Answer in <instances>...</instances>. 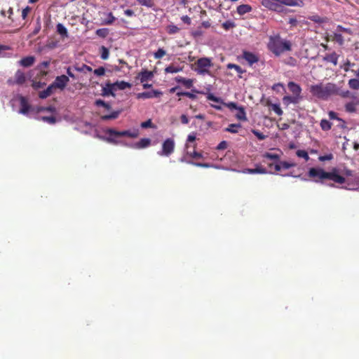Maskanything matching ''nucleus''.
<instances>
[{
    "instance_id": "f257e3e1",
    "label": "nucleus",
    "mask_w": 359,
    "mask_h": 359,
    "mask_svg": "<svg viewBox=\"0 0 359 359\" xmlns=\"http://www.w3.org/2000/svg\"><path fill=\"white\" fill-rule=\"evenodd\" d=\"M309 177L315 179L316 182L319 180H330L336 183L342 184L346 180L344 177L338 175L337 170L334 168L331 172H325L323 168H311L308 172Z\"/></svg>"
},
{
    "instance_id": "f03ea898",
    "label": "nucleus",
    "mask_w": 359,
    "mask_h": 359,
    "mask_svg": "<svg viewBox=\"0 0 359 359\" xmlns=\"http://www.w3.org/2000/svg\"><path fill=\"white\" fill-rule=\"evenodd\" d=\"M309 91L312 95L323 100L327 99L331 95L337 93V87L335 84L328 83L325 86L322 83L311 85Z\"/></svg>"
},
{
    "instance_id": "7ed1b4c3",
    "label": "nucleus",
    "mask_w": 359,
    "mask_h": 359,
    "mask_svg": "<svg viewBox=\"0 0 359 359\" xmlns=\"http://www.w3.org/2000/svg\"><path fill=\"white\" fill-rule=\"evenodd\" d=\"M290 41L283 40L279 36H271L268 43L269 50L275 55L279 56L285 51L291 50Z\"/></svg>"
},
{
    "instance_id": "20e7f679",
    "label": "nucleus",
    "mask_w": 359,
    "mask_h": 359,
    "mask_svg": "<svg viewBox=\"0 0 359 359\" xmlns=\"http://www.w3.org/2000/svg\"><path fill=\"white\" fill-rule=\"evenodd\" d=\"M262 5L271 11L280 13L283 10V5L302 6L303 1L302 0H262Z\"/></svg>"
},
{
    "instance_id": "39448f33",
    "label": "nucleus",
    "mask_w": 359,
    "mask_h": 359,
    "mask_svg": "<svg viewBox=\"0 0 359 359\" xmlns=\"http://www.w3.org/2000/svg\"><path fill=\"white\" fill-rule=\"evenodd\" d=\"M106 133L109 135V137H107L106 140L112 144H117V141L114 139V137H128L131 138H135L138 136L139 132L137 130H123L118 131L113 128H109L107 130Z\"/></svg>"
},
{
    "instance_id": "423d86ee",
    "label": "nucleus",
    "mask_w": 359,
    "mask_h": 359,
    "mask_svg": "<svg viewBox=\"0 0 359 359\" xmlns=\"http://www.w3.org/2000/svg\"><path fill=\"white\" fill-rule=\"evenodd\" d=\"M195 71L199 74L205 75L210 74L209 69L213 66L212 60L208 57L199 58L196 62Z\"/></svg>"
},
{
    "instance_id": "0eeeda50",
    "label": "nucleus",
    "mask_w": 359,
    "mask_h": 359,
    "mask_svg": "<svg viewBox=\"0 0 359 359\" xmlns=\"http://www.w3.org/2000/svg\"><path fill=\"white\" fill-rule=\"evenodd\" d=\"M175 141L172 138H167L162 144V150L158 152L160 156H169L175 149Z\"/></svg>"
},
{
    "instance_id": "6e6552de",
    "label": "nucleus",
    "mask_w": 359,
    "mask_h": 359,
    "mask_svg": "<svg viewBox=\"0 0 359 359\" xmlns=\"http://www.w3.org/2000/svg\"><path fill=\"white\" fill-rule=\"evenodd\" d=\"M26 81L25 74L20 69H18L15 73L14 78H10L7 81L9 86L22 85Z\"/></svg>"
},
{
    "instance_id": "1a4fd4ad",
    "label": "nucleus",
    "mask_w": 359,
    "mask_h": 359,
    "mask_svg": "<svg viewBox=\"0 0 359 359\" xmlns=\"http://www.w3.org/2000/svg\"><path fill=\"white\" fill-rule=\"evenodd\" d=\"M69 77L66 75L58 76L55 78L54 82L52 83L56 88L64 90L67 83H69Z\"/></svg>"
},
{
    "instance_id": "9d476101",
    "label": "nucleus",
    "mask_w": 359,
    "mask_h": 359,
    "mask_svg": "<svg viewBox=\"0 0 359 359\" xmlns=\"http://www.w3.org/2000/svg\"><path fill=\"white\" fill-rule=\"evenodd\" d=\"M162 95V93L157 90H152L151 91L140 93L137 95V99H149L153 97H158Z\"/></svg>"
},
{
    "instance_id": "9b49d317",
    "label": "nucleus",
    "mask_w": 359,
    "mask_h": 359,
    "mask_svg": "<svg viewBox=\"0 0 359 359\" xmlns=\"http://www.w3.org/2000/svg\"><path fill=\"white\" fill-rule=\"evenodd\" d=\"M243 58L245 60L250 66L259 61V56L247 50L243 52Z\"/></svg>"
},
{
    "instance_id": "f8f14e48",
    "label": "nucleus",
    "mask_w": 359,
    "mask_h": 359,
    "mask_svg": "<svg viewBox=\"0 0 359 359\" xmlns=\"http://www.w3.org/2000/svg\"><path fill=\"white\" fill-rule=\"evenodd\" d=\"M153 77L154 73L151 71L143 69L138 74L137 78L140 79L142 83H144L147 81L151 80Z\"/></svg>"
},
{
    "instance_id": "ddd939ff",
    "label": "nucleus",
    "mask_w": 359,
    "mask_h": 359,
    "mask_svg": "<svg viewBox=\"0 0 359 359\" xmlns=\"http://www.w3.org/2000/svg\"><path fill=\"white\" fill-rule=\"evenodd\" d=\"M114 90H116V88L114 87V83L107 82L106 83L105 86L102 87V96L111 95V96L114 97L115 96V94L114 93Z\"/></svg>"
},
{
    "instance_id": "4468645a",
    "label": "nucleus",
    "mask_w": 359,
    "mask_h": 359,
    "mask_svg": "<svg viewBox=\"0 0 359 359\" xmlns=\"http://www.w3.org/2000/svg\"><path fill=\"white\" fill-rule=\"evenodd\" d=\"M287 87L290 91L292 93V95H296L297 97H302L301 95L302 88L299 84L293 81H290L287 83Z\"/></svg>"
},
{
    "instance_id": "2eb2a0df",
    "label": "nucleus",
    "mask_w": 359,
    "mask_h": 359,
    "mask_svg": "<svg viewBox=\"0 0 359 359\" xmlns=\"http://www.w3.org/2000/svg\"><path fill=\"white\" fill-rule=\"evenodd\" d=\"M302 100V97H297L292 95H286L283 97V102L284 104L289 105L290 104H298Z\"/></svg>"
},
{
    "instance_id": "dca6fc26",
    "label": "nucleus",
    "mask_w": 359,
    "mask_h": 359,
    "mask_svg": "<svg viewBox=\"0 0 359 359\" xmlns=\"http://www.w3.org/2000/svg\"><path fill=\"white\" fill-rule=\"evenodd\" d=\"M175 80L177 83L182 84L186 88H191L194 85L193 79H186L180 76L175 77Z\"/></svg>"
},
{
    "instance_id": "f3484780",
    "label": "nucleus",
    "mask_w": 359,
    "mask_h": 359,
    "mask_svg": "<svg viewBox=\"0 0 359 359\" xmlns=\"http://www.w3.org/2000/svg\"><path fill=\"white\" fill-rule=\"evenodd\" d=\"M35 62V57L34 56H27L22 58L19 62V65L23 67H32Z\"/></svg>"
},
{
    "instance_id": "a211bd4d",
    "label": "nucleus",
    "mask_w": 359,
    "mask_h": 359,
    "mask_svg": "<svg viewBox=\"0 0 359 359\" xmlns=\"http://www.w3.org/2000/svg\"><path fill=\"white\" fill-rule=\"evenodd\" d=\"M20 113L22 114H27L30 109V105L29 104L27 99L21 96L20 98Z\"/></svg>"
},
{
    "instance_id": "6ab92c4d",
    "label": "nucleus",
    "mask_w": 359,
    "mask_h": 359,
    "mask_svg": "<svg viewBox=\"0 0 359 359\" xmlns=\"http://www.w3.org/2000/svg\"><path fill=\"white\" fill-rule=\"evenodd\" d=\"M55 90V88L53 86V85L51 83L46 90L40 91L39 93V97L41 99H46L50 95H51L54 90Z\"/></svg>"
},
{
    "instance_id": "aec40b11",
    "label": "nucleus",
    "mask_w": 359,
    "mask_h": 359,
    "mask_svg": "<svg viewBox=\"0 0 359 359\" xmlns=\"http://www.w3.org/2000/svg\"><path fill=\"white\" fill-rule=\"evenodd\" d=\"M244 173L248 174H266L267 170L265 168L257 166L255 168H248L243 171Z\"/></svg>"
},
{
    "instance_id": "412c9836",
    "label": "nucleus",
    "mask_w": 359,
    "mask_h": 359,
    "mask_svg": "<svg viewBox=\"0 0 359 359\" xmlns=\"http://www.w3.org/2000/svg\"><path fill=\"white\" fill-rule=\"evenodd\" d=\"M237 13L240 15H243L248 13H250L252 11V8L250 5L248 4H241L237 7Z\"/></svg>"
},
{
    "instance_id": "4be33fe9",
    "label": "nucleus",
    "mask_w": 359,
    "mask_h": 359,
    "mask_svg": "<svg viewBox=\"0 0 359 359\" xmlns=\"http://www.w3.org/2000/svg\"><path fill=\"white\" fill-rule=\"evenodd\" d=\"M338 55L333 52L330 54H327L324 57V60L332 63L334 66H336L338 63Z\"/></svg>"
},
{
    "instance_id": "5701e85b",
    "label": "nucleus",
    "mask_w": 359,
    "mask_h": 359,
    "mask_svg": "<svg viewBox=\"0 0 359 359\" xmlns=\"http://www.w3.org/2000/svg\"><path fill=\"white\" fill-rule=\"evenodd\" d=\"M114 85L116 90H125L126 88H130L132 87L131 83L124 81H117L114 83Z\"/></svg>"
},
{
    "instance_id": "b1692460",
    "label": "nucleus",
    "mask_w": 359,
    "mask_h": 359,
    "mask_svg": "<svg viewBox=\"0 0 359 359\" xmlns=\"http://www.w3.org/2000/svg\"><path fill=\"white\" fill-rule=\"evenodd\" d=\"M56 29H57V32L62 38H67L69 36L67 28L62 23H58L56 26Z\"/></svg>"
},
{
    "instance_id": "393cba45",
    "label": "nucleus",
    "mask_w": 359,
    "mask_h": 359,
    "mask_svg": "<svg viewBox=\"0 0 359 359\" xmlns=\"http://www.w3.org/2000/svg\"><path fill=\"white\" fill-rule=\"evenodd\" d=\"M237 111H237V113L236 114V118L240 120V121H246L247 120V117H246V114H245V111L244 107H239L237 109Z\"/></svg>"
},
{
    "instance_id": "a878e982",
    "label": "nucleus",
    "mask_w": 359,
    "mask_h": 359,
    "mask_svg": "<svg viewBox=\"0 0 359 359\" xmlns=\"http://www.w3.org/2000/svg\"><path fill=\"white\" fill-rule=\"evenodd\" d=\"M266 105L271 109L275 111L276 114H277L278 116H281L283 114V110L280 107L279 104H272L270 101H267Z\"/></svg>"
},
{
    "instance_id": "bb28decb",
    "label": "nucleus",
    "mask_w": 359,
    "mask_h": 359,
    "mask_svg": "<svg viewBox=\"0 0 359 359\" xmlns=\"http://www.w3.org/2000/svg\"><path fill=\"white\" fill-rule=\"evenodd\" d=\"M151 140L149 138H142L137 144L136 147L138 149L145 148L149 146Z\"/></svg>"
},
{
    "instance_id": "cd10ccee",
    "label": "nucleus",
    "mask_w": 359,
    "mask_h": 359,
    "mask_svg": "<svg viewBox=\"0 0 359 359\" xmlns=\"http://www.w3.org/2000/svg\"><path fill=\"white\" fill-rule=\"evenodd\" d=\"M121 111H116L111 112L110 114L103 115L101 116V119L102 121H108L111 119H116L118 118V115L120 114Z\"/></svg>"
},
{
    "instance_id": "c85d7f7f",
    "label": "nucleus",
    "mask_w": 359,
    "mask_h": 359,
    "mask_svg": "<svg viewBox=\"0 0 359 359\" xmlns=\"http://www.w3.org/2000/svg\"><path fill=\"white\" fill-rule=\"evenodd\" d=\"M356 106L357 104H355V101L353 100L351 102H347L345 104V110L349 113H354L356 111Z\"/></svg>"
},
{
    "instance_id": "c756f323",
    "label": "nucleus",
    "mask_w": 359,
    "mask_h": 359,
    "mask_svg": "<svg viewBox=\"0 0 359 359\" xmlns=\"http://www.w3.org/2000/svg\"><path fill=\"white\" fill-rule=\"evenodd\" d=\"M241 128V125L240 123H231L226 128H225V131L231 133H238V128Z\"/></svg>"
},
{
    "instance_id": "7c9ffc66",
    "label": "nucleus",
    "mask_w": 359,
    "mask_h": 359,
    "mask_svg": "<svg viewBox=\"0 0 359 359\" xmlns=\"http://www.w3.org/2000/svg\"><path fill=\"white\" fill-rule=\"evenodd\" d=\"M165 29L169 34H175L180 30V29L175 25H168Z\"/></svg>"
},
{
    "instance_id": "2f4dec72",
    "label": "nucleus",
    "mask_w": 359,
    "mask_h": 359,
    "mask_svg": "<svg viewBox=\"0 0 359 359\" xmlns=\"http://www.w3.org/2000/svg\"><path fill=\"white\" fill-rule=\"evenodd\" d=\"M320 125L323 130L327 131L331 129L332 124L326 119H322Z\"/></svg>"
},
{
    "instance_id": "473e14b6",
    "label": "nucleus",
    "mask_w": 359,
    "mask_h": 359,
    "mask_svg": "<svg viewBox=\"0 0 359 359\" xmlns=\"http://www.w3.org/2000/svg\"><path fill=\"white\" fill-rule=\"evenodd\" d=\"M332 41H336L340 46L343 45L344 43V37L339 33H334V34L332 35Z\"/></svg>"
},
{
    "instance_id": "72a5a7b5",
    "label": "nucleus",
    "mask_w": 359,
    "mask_h": 359,
    "mask_svg": "<svg viewBox=\"0 0 359 359\" xmlns=\"http://www.w3.org/2000/svg\"><path fill=\"white\" fill-rule=\"evenodd\" d=\"M348 86L353 90L359 89V80L357 79H351L348 81Z\"/></svg>"
},
{
    "instance_id": "f704fd0d",
    "label": "nucleus",
    "mask_w": 359,
    "mask_h": 359,
    "mask_svg": "<svg viewBox=\"0 0 359 359\" xmlns=\"http://www.w3.org/2000/svg\"><path fill=\"white\" fill-rule=\"evenodd\" d=\"M96 34L102 38H105L109 34V29L107 28H101L96 30Z\"/></svg>"
},
{
    "instance_id": "c9c22d12",
    "label": "nucleus",
    "mask_w": 359,
    "mask_h": 359,
    "mask_svg": "<svg viewBox=\"0 0 359 359\" xmlns=\"http://www.w3.org/2000/svg\"><path fill=\"white\" fill-rule=\"evenodd\" d=\"M182 70L181 68L174 66V65H169L165 69V72L166 73H177Z\"/></svg>"
},
{
    "instance_id": "e433bc0d",
    "label": "nucleus",
    "mask_w": 359,
    "mask_h": 359,
    "mask_svg": "<svg viewBox=\"0 0 359 359\" xmlns=\"http://www.w3.org/2000/svg\"><path fill=\"white\" fill-rule=\"evenodd\" d=\"M227 68L228 69H234L240 74L245 72V70H243L240 66H238L236 64L229 63L227 65Z\"/></svg>"
},
{
    "instance_id": "4c0bfd02",
    "label": "nucleus",
    "mask_w": 359,
    "mask_h": 359,
    "mask_svg": "<svg viewBox=\"0 0 359 359\" xmlns=\"http://www.w3.org/2000/svg\"><path fill=\"white\" fill-rule=\"evenodd\" d=\"M282 169H289L292 167H295L297 164L295 163L287 162V161H280Z\"/></svg>"
},
{
    "instance_id": "58836bf2",
    "label": "nucleus",
    "mask_w": 359,
    "mask_h": 359,
    "mask_svg": "<svg viewBox=\"0 0 359 359\" xmlns=\"http://www.w3.org/2000/svg\"><path fill=\"white\" fill-rule=\"evenodd\" d=\"M137 1L140 5L147 6L148 8H151L154 5L151 0H137Z\"/></svg>"
},
{
    "instance_id": "ea45409f",
    "label": "nucleus",
    "mask_w": 359,
    "mask_h": 359,
    "mask_svg": "<svg viewBox=\"0 0 359 359\" xmlns=\"http://www.w3.org/2000/svg\"><path fill=\"white\" fill-rule=\"evenodd\" d=\"M296 154L298 157L303 158L306 161H308L309 159V154L305 150H297Z\"/></svg>"
},
{
    "instance_id": "a19ab883",
    "label": "nucleus",
    "mask_w": 359,
    "mask_h": 359,
    "mask_svg": "<svg viewBox=\"0 0 359 359\" xmlns=\"http://www.w3.org/2000/svg\"><path fill=\"white\" fill-rule=\"evenodd\" d=\"M222 26L224 29L229 30L231 28H233L236 26V25L231 20H227L223 22Z\"/></svg>"
},
{
    "instance_id": "79ce46f5",
    "label": "nucleus",
    "mask_w": 359,
    "mask_h": 359,
    "mask_svg": "<svg viewBox=\"0 0 359 359\" xmlns=\"http://www.w3.org/2000/svg\"><path fill=\"white\" fill-rule=\"evenodd\" d=\"M109 50L106 47L102 46L101 47V58L102 60H107L109 57Z\"/></svg>"
},
{
    "instance_id": "37998d69",
    "label": "nucleus",
    "mask_w": 359,
    "mask_h": 359,
    "mask_svg": "<svg viewBox=\"0 0 359 359\" xmlns=\"http://www.w3.org/2000/svg\"><path fill=\"white\" fill-rule=\"evenodd\" d=\"M166 54L165 50H164L163 48H158L156 52L154 53V57L156 59H161L163 56H165Z\"/></svg>"
},
{
    "instance_id": "c03bdc74",
    "label": "nucleus",
    "mask_w": 359,
    "mask_h": 359,
    "mask_svg": "<svg viewBox=\"0 0 359 359\" xmlns=\"http://www.w3.org/2000/svg\"><path fill=\"white\" fill-rule=\"evenodd\" d=\"M115 17L113 15L112 13H109L107 15V18L104 20V23L105 25H111L114 20Z\"/></svg>"
},
{
    "instance_id": "a18cd8bd",
    "label": "nucleus",
    "mask_w": 359,
    "mask_h": 359,
    "mask_svg": "<svg viewBox=\"0 0 359 359\" xmlns=\"http://www.w3.org/2000/svg\"><path fill=\"white\" fill-rule=\"evenodd\" d=\"M264 157L271 159V160H277V161L279 160V158H280V156L278 154H271V153H268V152H266L264 154Z\"/></svg>"
},
{
    "instance_id": "49530a36",
    "label": "nucleus",
    "mask_w": 359,
    "mask_h": 359,
    "mask_svg": "<svg viewBox=\"0 0 359 359\" xmlns=\"http://www.w3.org/2000/svg\"><path fill=\"white\" fill-rule=\"evenodd\" d=\"M335 94L339 95L342 97H352V96H354V95H353L349 90L339 92L338 89H337V93H335Z\"/></svg>"
},
{
    "instance_id": "de8ad7c7",
    "label": "nucleus",
    "mask_w": 359,
    "mask_h": 359,
    "mask_svg": "<svg viewBox=\"0 0 359 359\" xmlns=\"http://www.w3.org/2000/svg\"><path fill=\"white\" fill-rule=\"evenodd\" d=\"M328 116L330 119H336V120L341 121L343 123H344V121L341 118H339L337 116V114L334 111H330L328 113Z\"/></svg>"
},
{
    "instance_id": "09e8293b",
    "label": "nucleus",
    "mask_w": 359,
    "mask_h": 359,
    "mask_svg": "<svg viewBox=\"0 0 359 359\" xmlns=\"http://www.w3.org/2000/svg\"><path fill=\"white\" fill-rule=\"evenodd\" d=\"M94 74L97 76H103L105 74V69L104 67H100L99 68L97 69H95L94 71H93Z\"/></svg>"
},
{
    "instance_id": "8fccbe9b",
    "label": "nucleus",
    "mask_w": 359,
    "mask_h": 359,
    "mask_svg": "<svg viewBox=\"0 0 359 359\" xmlns=\"http://www.w3.org/2000/svg\"><path fill=\"white\" fill-rule=\"evenodd\" d=\"M76 69L78 72H85V71L92 72L93 71V69L90 66H88L84 64L81 67H76Z\"/></svg>"
},
{
    "instance_id": "3c124183",
    "label": "nucleus",
    "mask_w": 359,
    "mask_h": 359,
    "mask_svg": "<svg viewBox=\"0 0 359 359\" xmlns=\"http://www.w3.org/2000/svg\"><path fill=\"white\" fill-rule=\"evenodd\" d=\"M207 99L208 100H211V101H213V102H223L222 101V100L217 97H215L213 94H208V96H207Z\"/></svg>"
},
{
    "instance_id": "603ef678",
    "label": "nucleus",
    "mask_w": 359,
    "mask_h": 359,
    "mask_svg": "<svg viewBox=\"0 0 359 359\" xmlns=\"http://www.w3.org/2000/svg\"><path fill=\"white\" fill-rule=\"evenodd\" d=\"M42 120H43L44 121H46L50 124H53L56 122V118L55 117L51 116H43L42 117Z\"/></svg>"
},
{
    "instance_id": "864d4df0",
    "label": "nucleus",
    "mask_w": 359,
    "mask_h": 359,
    "mask_svg": "<svg viewBox=\"0 0 359 359\" xmlns=\"http://www.w3.org/2000/svg\"><path fill=\"white\" fill-rule=\"evenodd\" d=\"M187 154H189L190 156H191L194 158H201L203 157V156L201 153L196 152L194 150L193 151V152L187 151Z\"/></svg>"
},
{
    "instance_id": "5fc2aeb1",
    "label": "nucleus",
    "mask_w": 359,
    "mask_h": 359,
    "mask_svg": "<svg viewBox=\"0 0 359 359\" xmlns=\"http://www.w3.org/2000/svg\"><path fill=\"white\" fill-rule=\"evenodd\" d=\"M141 127L142 128H152L153 123L151 119H148L146 121H144L141 123Z\"/></svg>"
},
{
    "instance_id": "6e6d98bb",
    "label": "nucleus",
    "mask_w": 359,
    "mask_h": 359,
    "mask_svg": "<svg viewBox=\"0 0 359 359\" xmlns=\"http://www.w3.org/2000/svg\"><path fill=\"white\" fill-rule=\"evenodd\" d=\"M333 158V155L332 154H329L324 156H320L318 159L320 161H330Z\"/></svg>"
},
{
    "instance_id": "4d7b16f0",
    "label": "nucleus",
    "mask_w": 359,
    "mask_h": 359,
    "mask_svg": "<svg viewBox=\"0 0 359 359\" xmlns=\"http://www.w3.org/2000/svg\"><path fill=\"white\" fill-rule=\"evenodd\" d=\"M44 85H45L44 83H41L40 81H33L32 86L33 87L34 89L37 90V89L42 88Z\"/></svg>"
},
{
    "instance_id": "13d9d810",
    "label": "nucleus",
    "mask_w": 359,
    "mask_h": 359,
    "mask_svg": "<svg viewBox=\"0 0 359 359\" xmlns=\"http://www.w3.org/2000/svg\"><path fill=\"white\" fill-rule=\"evenodd\" d=\"M223 104L226 107H228L229 109L232 110V109H236L239 107L237 106L236 103L235 102H229V103H224Z\"/></svg>"
},
{
    "instance_id": "bf43d9fd",
    "label": "nucleus",
    "mask_w": 359,
    "mask_h": 359,
    "mask_svg": "<svg viewBox=\"0 0 359 359\" xmlns=\"http://www.w3.org/2000/svg\"><path fill=\"white\" fill-rule=\"evenodd\" d=\"M194 93H198L196 89L192 90V93L186 92L185 96L188 97L191 100H195L196 98V95Z\"/></svg>"
},
{
    "instance_id": "052dcab7",
    "label": "nucleus",
    "mask_w": 359,
    "mask_h": 359,
    "mask_svg": "<svg viewBox=\"0 0 359 359\" xmlns=\"http://www.w3.org/2000/svg\"><path fill=\"white\" fill-rule=\"evenodd\" d=\"M31 8L29 6L25 7L22 11V18L23 19H25L28 15V13L30 12Z\"/></svg>"
},
{
    "instance_id": "680f3d73",
    "label": "nucleus",
    "mask_w": 359,
    "mask_h": 359,
    "mask_svg": "<svg viewBox=\"0 0 359 359\" xmlns=\"http://www.w3.org/2000/svg\"><path fill=\"white\" fill-rule=\"evenodd\" d=\"M288 23L292 27L297 26L299 22L295 18H290Z\"/></svg>"
},
{
    "instance_id": "e2e57ef3",
    "label": "nucleus",
    "mask_w": 359,
    "mask_h": 359,
    "mask_svg": "<svg viewBox=\"0 0 359 359\" xmlns=\"http://www.w3.org/2000/svg\"><path fill=\"white\" fill-rule=\"evenodd\" d=\"M227 147V142L226 141H222L217 146V150H223L226 149Z\"/></svg>"
},
{
    "instance_id": "0e129e2a",
    "label": "nucleus",
    "mask_w": 359,
    "mask_h": 359,
    "mask_svg": "<svg viewBox=\"0 0 359 359\" xmlns=\"http://www.w3.org/2000/svg\"><path fill=\"white\" fill-rule=\"evenodd\" d=\"M309 19L313 21V22H318V23H320L323 22V20H321L320 17L318 16V15H313V16H311L309 18Z\"/></svg>"
},
{
    "instance_id": "69168bd1",
    "label": "nucleus",
    "mask_w": 359,
    "mask_h": 359,
    "mask_svg": "<svg viewBox=\"0 0 359 359\" xmlns=\"http://www.w3.org/2000/svg\"><path fill=\"white\" fill-rule=\"evenodd\" d=\"M253 133L256 135V137L260 140H263L266 138V135H264L263 133H260V132H258V131H255L254 130L253 131Z\"/></svg>"
},
{
    "instance_id": "338daca9",
    "label": "nucleus",
    "mask_w": 359,
    "mask_h": 359,
    "mask_svg": "<svg viewBox=\"0 0 359 359\" xmlns=\"http://www.w3.org/2000/svg\"><path fill=\"white\" fill-rule=\"evenodd\" d=\"M181 20L187 25H191V18L188 15H183L181 18Z\"/></svg>"
},
{
    "instance_id": "774afa93",
    "label": "nucleus",
    "mask_w": 359,
    "mask_h": 359,
    "mask_svg": "<svg viewBox=\"0 0 359 359\" xmlns=\"http://www.w3.org/2000/svg\"><path fill=\"white\" fill-rule=\"evenodd\" d=\"M337 29V30H339L340 32H346L348 34H351V32L350 29L343 27L341 25H338Z\"/></svg>"
}]
</instances>
